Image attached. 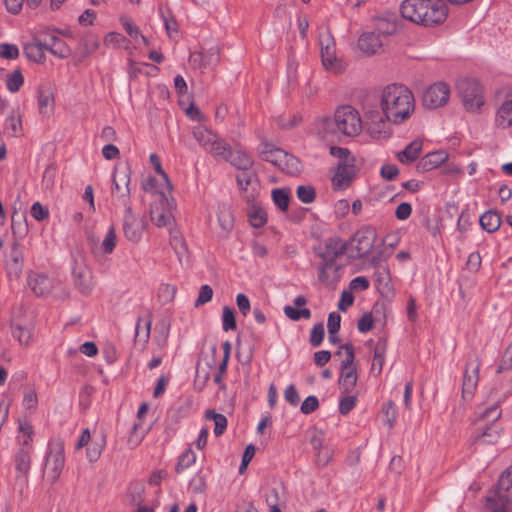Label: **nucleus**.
<instances>
[{
	"label": "nucleus",
	"instance_id": "1",
	"mask_svg": "<svg viewBox=\"0 0 512 512\" xmlns=\"http://www.w3.org/2000/svg\"><path fill=\"white\" fill-rule=\"evenodd\" d=\"M380 107L387 120L400 124L414 112L413 93L402 84L387 85L381 92Z\"/></svg>",
	"mask_w": 512,
	"mask_h": 512
},
{
	"label": "nucleus",
	"instance_id": "2",
	"mask_svg": "<svg viewBox=\"0 0 512 512\" xmlns=\"http://www.w3.org/2000/svg\"><path fill=\"white\" fill-rule=\"evenodd\" d=\"M400 12L403 18L426 27L443 23L448 15L442 0H404Z\"/></svg>",
	"mask_w": 512,
	"mask_h": 512
},
{
	"label": "nucleus",
	"instance_id": "3",
	"mask_svg": "<svg viewBox=\"0 0 512 512\" xmlns=\"http://www.w3.org/2000/svg\"><path fill=\"white\" fill-rule=\"evenodd\" d=\"M363 128L358 111L352 106H342L335 111L334 118H324L318 124L322 138L339 132L345 136H357Z\"/></svg>",
	"mask_w": 512,
	"mask_h": 512
},
{
	"label": "nucleus",
	"instance_id": "4",
	"mask_svg": "<svg viewBox=\"0 0 512 512\" xmlns=\"http://www.w3.org/2000/svg\"><path fill=\"white\" fill-rule=\"evenodd\" d=\"M330 154L339 160L335 174L332 177V187L334 190H344L350 186L356 177V159L348 148L330 147Z\"/></svg>",
	"mask_w": 512,
	"mask_h": 512
},
{
	"label": "nucleus",
	"instance_id": "5",
	"mask_svg": "<svg viewBox=\"0 0 512 512\" xmlns=\"http://www.w3.org/2000/svg\"><path fill=\"white\" fill-rule=\"evenodd\" d=\"M506 396L503 398V400ZM502 399H497L496 402L485 408L479 416L481 421H486L489 425H483L478 428V431L473 436V441L476 444L487 445L495 444L500 439V430L495 425L502 414L500 403Z\"/></svg>",
	"mask_w": 512,
	"mask_h": 512
},
{
	"label": "nucleus",
	"instance_id": "6",
	"mask_svg": "<svg viewBox=\"0 0 512 512\" xmlns=\"http://www.w3.org/2000/svg\"><path fill=\"white\" fill-rule=\"evenodd\" d=\"M337 356H343L340 364V377L338 380L339 389L342 394H350L356 386L358 374L354 365L355 354L351 343L343 344L336 352Z\"/></svg>",
	"mask_w": 512,
	"mask_h": 512
},
{
	"label": "nucleus",
	"instance_id": "7",
	"mask_svg": "<svg viewBox=\"0 0 512 512\" xmlns=\"http://www.w3.org/2000/svg\"><path fill=\"white\" fill-rule=\"evenodd\" d=\"M457 89L468 112H478L484 105L483 87L478 80L461 79L457 83Z\"/></svg>",
	"mask_w": 512,
	"mask_h": 512
},
{
	"label": "nucleus",
	"instance_id": "8",
	"mask_svg": "<svg viewBox=\"0 0 512 512\" xmlns=\"http://www.w3.org/2000/svg\"><path fill=\"white\" fill-rule=\"evenodd\" d=\"M72 277L76 289L84 296H88L93 291L92 271L85 262V257L81 252L73 255Z\"/></svg>",
	"mask_w": 512,
	"mask_h": 512
},
{
	"label": "nucleus",
	"instance_id": "9",
	"mask_svg": "<svg viewBox=\"0 0 512 512\" xmlns=\"http://www.w3.org/2000/svg\"><path fill=\"white\" fill-rule=\"evenodd\" d=\"M319 45L324 68L334 74L343 72L346 65L341 58L337 57L334 39L328 31L320 34Z\"/></svg>",
	"mask_w": 512,
	"mask_h": 512
},
{
	"label": "nucleus",
	"instance_id": "10",
	"mask_svg": "<svg viewBox=\"0 0 512 512\" xmlns=\"http://www.w3.org/2000/svg\"><path fill=\"white\" fill-rule=\"evenodd\" d=\"M130 175L129 167L115 168L112 175V199L124 207L131 205L129 188Z\"/></svg>",
	"mask_w": 512,
	"mask_h": 512
},
{
	"label": "nucleus",
	"instance_id": "11",
	"mask_svg": "<svg viewBox=\"0 0 512 512\" xmlns=\"http://www.w3.org/2000/svg\"><path fill=\"white\" fill-rule=\"evenodd\" d=\"M377 239L376 230L372 227L359 229L350 240L351 257L354 259L364 258L373 248Z\"/></svg>",
	"mask_w": 512,
	"mask_h": 512
},
{
	"label": "nucleus",
	"instance_id": "12",
	"mask_svg": "<svg viewBox=\"0 0 512 512\" xmlns=\"http://www.w3.org/2000/svg\"><path fill=\"white\" fill-rule=\"evenodd\" d=\"M65 453L64 444L61 441L53 442L49 445V453L46 457L44 473L47 479L55 483L64 468Z\"/></svg>",
	"mask_w": 512,
	"mask_h": 512
},
{
	"label": "nucleus",
	"instance_id": "13",
	"mask_svg": "<svg viewBox=\"0 0 512 512\" xmlns=\"http://www.w3.org/2000/svg\"><path fill=\"white\" fill-rule=\"evenodd\" d=\"M33 448H19L14 456L15 469L19 473L15 477V485L19 492L23 494L28 486V474L31 468V456Z\"/></svg>",
	"mask_w": 512,
	"mask_h": 512
},
{
	"label": "nucleus",
	"instance_id": "14",
	"mask_svg": "<svg viewBox=\"0 0 512 512\" xmlns=\"http://www.w3.org/2000/svg\"><path fill=\"white\" fill-rule=\"evenodd\" d=\"M123 215V232L124 236L130 242L137 243L140 241L146 227V221L143 217H138L133 212L131 205L125 206Z\"/></svg>",
	"mask_w": 512,
	"mask_h": 512
},
{
	"label": "nucleus",
	"instance_id": "15",
	"mask_svg": "<svg viewBox=\"0 0 512 512\" xmlns=\"http://www.w3.org/2000/svg\"><path fill=\"white\" fill-rule=\"evenodd\" d=\"M347 250V242L339 237H331L316 248V255L322 262H336Z\"/></svg>",
	"mask_w": 512,
	"mask_h": 512
},
{
	"label": "nucleus",
	"instance_id": "16",
	"mask_svg": "<svg viewBox=\"0 0 512 512\" xmlns=\"http://www.w3.org/2000/svg\"><path fill=\"white\" fill-rule=\"evenodd\" d=\"M388 122L383 112L369 110L365 113V126L372 138L382 139L390 136Z\"/></svg>",
	"mask_w": 512,
	"mask_h": 512
},
{
	"label": "nucleus",
	"instance_id": "17",
	"mask_svg": "<svg viewBox=\"0 0 512 512\" xmlns=\"http://www.w3.org/2000/svg\"><path fill=\"white\" fill-rule=\"evenodd\" d=\"M450 97V89L447 84L437 82L432 84L423 93V105L429 109H436L444 106Z\"/></svg>",
	"mask_w": 512,
	"mask_h": 512
},
{
	"label": "nucleus",
	"instance_id": "18",
	"mask_svg": "<svg viewBox=\"0 0 512 512\" xmlns=\"http://www.w3.org/2000/svg\"><path fill=\"white\" fill-rule=\"evenodd\" d=\"M480 360L475 358L467 362L462 384V396L464 399L472 398L479 381Z\"/></svg>",
	"mask_w": 512,
	"mask_h": 512
},
{
	"label": "nucleus",
	"instance_id": "19",
	"mask_svg": "<svg viewBox=\"0 0 512 512\" xmlns=\"http://www.w3.org/2000/svg\"><path fill=\"white\" fill-rule=\"evenodd\" d=\"M27 283L36 296H46L54 288V281L47 274L35 271L28 273Z\"/></svg>",
	"mask_w": 512,
	"mask_h": 512
},
{
	"label": "nucleus",
	"instance_id": "20",
	"mask_svg": "<svg viewBox=\"0 0 512 512\" xmlns=\"http://www.w3.org/2000/svg\"><path fill=\"white\" fill-rule=\"evenodd\" d=\"M40 37H43V45L51 54L59 58H66L70 55V49L65 41L53 32H44L40 34Z\"/></svg>",
	"mask_w": 512,
	"mask_h": 512
},
{
	"label": "nucleus",
	"instance_id": "21",
	"mask_svg": "<svg viewBox=\"0 0 512 512\" xmlns=\"http://www.w3.org/2000/svg\"><path fill=\"white\" fill-rule=\"evenodd\" d=\"M341 265L336 262H322L318 267V280L327 287L340 280Z\"/></svg>",
	"mask_w": 512,
	"mask_h": 512
},
{
	"label": "nucleus",
	"instance_id": "22",
	"mask_svg": "<svg viewBox=\"0 0 512 512\" xmlns=\"http://www.w3.org/2000/svg\"><path fill=\"white\" fill-rule=\"evenodd\" d=\"M357 45L363 54L371 56L382 50L383 42L375 32H364L360 35Z\"/></svg>",
	"mask_w": 512,
	"mask_h": 512
},
{
	"label": "nucleus",
	"instance_id": "23",
	"mask_svg": "<svg viewBox=\"0 0 512 512\" xmlns=\"http://www.w3.org/2000/svg\"><path fill=\"white\" fill-rule=\"evenodd\" d=\"M494 124L499 129L512 126V95L503 100L495 112Z\"/></svg>",
	"mask_w": 512,
	"mask_h": 512
},
{
	"label": "nucleus",
	"instance_id": "24",
	"mask_svg": "<svg viewBox=\"0 0 512 512\" xmlns=\"http://www.w3.org/2000/svg\"><path fill=\"white\" fill-rule=\"evenodd\" d=\"M34 430L30 421L26 418L18 420L17 443L20 448H33Z\"/></svg>",
	"mask_w": 512,
	"mask_h": 512
},
{
	"label": "nucleus",
	"instance_id": "25",
	"mask_svg": "<svg viewBox=\"0 0 512 512\" xmlns=\"http://www.w3.org/2000/svg\"><path fill=\"white\" fill-rule=\"evenodd\" d=\"M448 158L445 151L439 150L426 154L418 163V167L423 171H431L439 167Z\"/></svg>",
	"mask_w": 512,
	"mask_h": 512
},
{
	"label": "nucleus",
	"instance_id": "26",
	"mask_svg": "<svg viewBox=\"0 0 512 512\" xmlns=\"http://www.w3.org/2000/svg\"><path fill=\"white\" fill-rule=\"evenodd\" d=\"M45 50L46 48L43 45V37L39 36L35 42L24 45L23 53L29 60L36 63H43L45 61Z\"/></svg>",
	"mask_w": 512,
	"mask_h": 512
},
{
	"label": "nucleus",
	"instance_id": "27",
	"mask_svg": "<svg viewBox=\"0 0 512 512\" xmlns=\"http://www.w3.org/2000/svg\"><path fill=\"white\" fill-rule=\"evenodd\" d=\"M387 352V339L379 338L375 344L373 351V359L371 365V372H375L379 375L382 372L383 365L385 362V355Z\"/></svg>",
	"mask_w": 512,
	"mask_h": 512
},
{
	"label": "nucleus",
	"instance_id": "28",
	"mask_svg": "<svg viewBox=\"0 0 512 512\" xmlns=\"http://www.w3.org/2000/svg\"><path fill=\"white\" fill-rule=\"evenodd\" d=\"M258 151L263 160L270 162L276 167L278 163L281 162V158H285L284 150L275 148L269 143H261L258 147Z\"/></svg>",
	"mask_w": 512,
	"mask_h": 512
},
{
	"label": "nucleus",
	"instance_id": "29",
	"mask_svg": "<svg viewBox=\"0 0 512 512\" xmlns=\"http://www.w3.org/2000/svg\"><path fill=\"white\" fill-rule=\"evenodd\" d=\"M512 500H505L498 488L491 495L486 497V508L491 512H508L509 504Z\"/></svg>",
	"mask_w": 512,
	"mask_h": 512
},
{
	"label": "nucleus",
	"instance_id": "30",
	"mask_svg": "<svg viewBox=\"0 0 512 512\" xmlns=\"http://www.w3.org/2000/svg\"><path fill=\"white\" fill-rule=\"evenodd\" d=\"M422 151V141L414 140L405 147L404 150L397 154V159L402 164H410L414 162Z\"/></svg>",
	"mask_w": 512,
	"mask_h": 512
},
{
	"label": "nucleus",
	"instance_id": "31",
	"mask_svg": "<svg viewBox=\"0 0 512 512\" xmlns=\"http://www.w3.org/2000/svg\"><path fill=\"white\" fill-rule=\"evenodd\" d=\"M7 275L10 278L18 279L23 270V256L22 253L13 247L10 259L6 263Z\"/></svg>",
	"mask_w": 512,
	"mask_h": 512
},
{
	"label": "nucleus",
	"instance_id": "32",
	"mask_svg": "<svg viewBox=\"0 0 512 512\" xmlns=\"http://www.w3.org/2000/svg\"><path fill=\"white\" fill-rule=\"evenodd\" d=\"M231 163L232 166L240 170H247L248 168H253L254 161L252 158L242 150L231 151L228 155V159H226Z\"/></svg>",
	"mask_w": 512,
	"mask_h": 512
},
{
	"label": "nucleus",
	"instance_id": "33",
	"mask_svg": "<svg viewBox=\"0 0 512 512\" xmlns=\"http://www.w3.org/2000/svg\"><path fill=\"white\" fill-rule=\"evenodd\" d=\"M150 217L153 224L157 227H171L173 224V215L164 207H154L150 211Z\"/></svg>",
	"mask_w": 512,
	"mask_h": 512
},
{
	"label": "nucleus",
	"instance_id": "34",
	"mask_svg": "<svg viewBox=\"0 0 512 512\" xmlns=\"http://www.w3.org/2000/svg\"><path fill=\"white\" fill-rule=\"evenodd\" d=\"M152 319L151 316H148L146 320H143L141 317L138 318L136 328H135V342L142 343V346L145 347L150 338Z\"/></svg>",
	"mask_w": 512,
	"mask_h": 512
},
{
	"label": "nucleus",
	"instance_id": "35",
	"mask_svg": "<svg viewBox=\"0 0 512 512\" xmlns=\"http://www.w3.org/2000/svg\"><path fill=\"white\" fill-rule=\"evenodd\" d=\"M497 488L505 500H512V465L500 475Z\"/></svg>",
	"mask_w": 512,
	"mask_h": 512
},
{
	"label": "nucleus",
	"instance_id": "36",
	"mask_svg": "<svg viewBox=\"0 0 512 512\" xmlns=\"http://www.w3.org/2000/svg\"><path fill=\"white\" fill-rule=\"evenodd\" d=\"M479 223L483 230L488 233H493L499 229L501 219L496 212L490 210L480 216Z\"/></svg>",
	"mask_w": 512,
	"mask_h": 512
},
{
	"label": "nucleus",
	"instance_id": "37",
	"mask_svg": "<svg viewBox=\"0 0 512 512\" xmlns=\"http://www.w3.org/2000/svg\"><path fill=\"white\" fill-rule=\"evenodd\" d=\"M374 29V32L381 38V36L394 34L397 30V26L395 21L390 18L376 17L374 18Z\"/></svg>",
	"mask_w": 512,
	"mask_h": 512
},
{
	"label": "nucleus",
	"instance_id": "38",
	"mask_svg": "<svg viewBox=\"0 0 512 512\" xmlns=\"http://www.w3.org/2000/svg\"><path fill=\"white\" fill-rule=\"evenodd\" d=\"M194 139L206 150L212 141H215L216 134L205 126L198 125L192 131Z\"/></svg>",
	"mask_w": 512,
	"mask_h": 512
},
{
	"label": "nucleus",
	"instance_id": "39",
	"mask_svg": "<svg viewBox=\"0 0 512 512\" xmlns=\"http://www.w3.org/2000/svg\"><path fill=\"white\" fill-rule=\"evenodd\" d=\"M277 167L289 175H296L301 171L300 161L287 152H285V158H281Z\"/></svg>",
	"mask_w": 512,
	"mask_h": 512
},
{
	"label": "nucleus",
	"instance_id": "40",
	"mask_svg": "<svg viewBox=\"0 0 512 512\" xmlns=\"http://www.w3.org/2000/svg\"><path fill=\"white\" fill-rule=\"evenodd\" d=\"M38 106L42 115H49L54 110V97L49 90H39Z\"/></svg>",
	"mask_w": 512,
	"mask_h": 512
},
{
	"label": "nucleus",
	"instance_id": "41",
	"mask_svg": "<svg viewBox=\"0 0 512 512\" xmlns=\"http://www.w3.org/2000/svg\"><path fill=\"white\" fill-rule=\"evenodd\" d=\"M12 336L20 343V345L28 346L32 340V329L27 326L11 324Z\"/></svg>",
	"mask_w": 512,
	"mask_h": 512
},
{
	"label": "nucleus",
	"instance_id": "42",
	"mask_svg": "<svg viewBox=\"0 0 512 512\" xmlns=\"http://www.w3.org/2000/svg\"><path fill=\"white\" fill-rule=\"evenodd\" d=\"M207 152L211 153L216 158L228 159V155L230 153L229 146L222 140L218 135L215 138V141H212V144L206 149Z\"/></svg>",
	"mask_w": 512,
	"mask_h": 512
},
{
	"label": "nucleus",
	"instance_id": "43",
	"mask_svg": "<svg viewBox=\"0 0 512 512\" xmlns=\"http://www.w3.org/2000/svg\"><path fill=\"white\" fill-rule=\"evenodd\" d=\"M205 418L207 420L214 421V434L215 436H221L227 428V419L223 414L217 413L214 410H207L205 412Z\"/></svg>",
	"mask_w": 512,
	"mask_h": 512
},
{
	"label": "nucleus",
	"instance_id": "44",
	"mask_svg": "<svg viewBox=\"0 0 512 512\" xmlns=\"http://www.w3.org/2000/svg\"><path fill=\"white\" fill-rule=\"evenodd\" d=\"M22 132V122L19 115L14 113L10 114L4 124V133L9 136L16 137Z\"/></svg>",
	"mask_w": 512,
	"mask_h": 512
},
{
	"label": "nucleus",
	"instance_id": "45",
	"mask_svg": "<svg viewBox=\"0 0 512 512\" xmlns=\"http://www.w3.org/2000/svg\"><path fill=\"white\" fill-rule=\"evenodd\" d=\"M257 180V173L253 168L240 170L236 175V182L240 190L246 191L248 187Z\"/></svg>",
	"mask_w": 512,
	"mask_h": 512
},
{
	"label": "nucleus",
	"instance_id": "46",
	"mask_svg": "<svg viewBox=\"0 0 512 512\" xmlns=\"http://www.w3.org/2000/svg\"><path fill=\"white\" fill-rule=\"evenodd\" d=\"M272 199L275 205L281 210L286 211L289 206L290 193L289 190L279 188L272 191Z\"/></svg>",
	"mask_w": 512,
	"mask_h": 512
},
{
	"label": "nucleus",
	"instance_id": "47",
	"mask_svg": "<svg viewBox=\"0 0 512 512\" xmlns=\"http://www.w3.org/2000/svg\"><path fill=\"white\" fill-rule=\"evenodd\" d=\"M116 244H117L116 231H115V228L113 226H111L108 229L104 239L102 240V243H101L102 252L104 254H111L114 251Z\"/></svg>",
	"mask_w": 512,
	"mask_h": 512
},
{
	"label": "nucleus",
	"instance_id": "48",
	"mask_svg": "<svg viewBox=\"0 0 512 512\" xmlns=\"http://www.w3.org/2000/svg\"><path fill=\"white\" fill-rule=\"evenodd\" d=\"M170 244L174 249L176 255L178 256L179 261H181L182 257H184L187 254V245L184 239L180 235H178L177 232H171Z\"/></svg>",
	"mask_w": 512,
	"mask_h": 512
},
{
	"label": "nucleus",
	"instance_id": "49",
	"mask_svg": "<svg viewBox=\"0 0 512 512\" xmlns=\"http://www.w3.org/2000/svg\"><path fill=\"white\" fill-rule=\"evenodd\" d=\"M23 83L24 78L20 69L13 71L6 80L7 89L12 93L19 91Z\"/></svg>",
	"mask_w": 512,
	"mask_h": 512
},
{
	"label": "nucleus",
	"instance_id": "50",
	"mask_svg": "<svg viewBox=\"0 0 512 512\" xmlns=\"http://www.w3.org/2000/svg\"><path fill=\"white\" fill-rule=\"evenodd\" d=\"M217 218L221 228L225 232H228L233 228V216L228 208H220L217 213Z\"/></svg>",
	"mask_w": 512,
	"mask_h": 512
},
{
	"label": "nucleus",
	"instance_id": "51",
	"mask_svg": "<svg viewBox=\"0 0 512 512\" xmlns=\"http://www.w3.org/2000/svg\"><path fill=\"white\" fill-rule=\"evenodd\" d=\"M105 446L104 438H101L99 441H92V443L87 447L86 455L90 462H95L99 459L103 449Z\"/></svg>",
	"mask_w": 512,
	"mask_h": 512
},
{
	"label": "nucleus",
	"instance_id": "52",
	"mask_svg": "<svg viewBox=\"0 0 512 512\" xmlns=\"http://www.w3.org/2000/svg\"><path fill=\"white\" fill-rule=\"evenodd\" d=\"M222 327L224 331L235 330L237 327L235 320V312L232 308L228 306L223 307Z\"/></svg>",
	"mask_w": 512,
	"mask_h": 512
},
{
	"label": "nucleus",
	"instance_id": "53",
	"mask_svg": "<svg viewBox=\"0 0 512 512\" xmlns=\"http://www.w3.org/2000/svg\"><path fill=\"white\" fill-rule=\"evenodd\" d=\"M284 314L293 321H298L301 318L310 319L311 317V311L308 308L296 309L289 305L284 307Z\"/></svg>",
	"mask_w": 512,
	"mask_h": 512
},
{
	"label": "nucleus",
	"instance_id": "54",
	"mask_svg": "<svg viewBox=\"0 0 512 512\" xmlns=\"http://www.w3.org/2000/svg\"><path fill=\"white\" fill-rule=\"evenodd\" d=\"M250 224L255 228L263 227L267 222V214L262 208H253L249 213Z\"/></svg>",
	"mask_w": 512,
	"mask_h": 512
},
{
	"label": "nucleus",
	"instance_id": "55",
	"mask_svg": "<svg viewBox=\"0 0 512 512\" xmlns=\"http://www.w3.org/2000/svg\"><path fill=\"white\" fill-rule=\"evenodd\" d=\"M297 197L305 204L312 203L316 197L315 189L310 185H300L297 188Z\"/></svg>",
	"mask_w": 512,
	"mask_h": 512
},
{
	"label": "nucleus",
	"instance_id": "56",
	"mask_svg": "<svg viewBox=\"0 0 512 512\" xmlns=\"http://www.w3.org/2000/svg\"><path fill=\"white\" fill-rule=\"evenodd\" d=\"M357 396L350 394H343L339 400V412L342 415H347L355 406Z\"/></svg>",
	"mask_w": 512,
	"mask_h": 512
},
{
	"label": "nucleus",
	"instance_id": "57",
	"mask_svg": "<svg viewBox=\"0 0 512 512\" xmlns=\"http://www.w3.org/2000/svg\"><path fill=\"white\" fill-rule=\"evenodd\" d=\"M196 461V455L195 453L189 449L185 453H183L176 465V472L181 473L184 469L190 467L192 464H194Z\"/></svg>",
	"mask_w": 512,
	"mask_h": 512
},
{
	"label": "nucleus",
	"instance_id": "58",
	"mask_svg": "<svg viewBox=\"0 0 512 512\" xmlns=\"http://www.w3.org/2000/svg\"><path fill=\"white\" fill-rule=\"evenodd\" d=\"M301 118L295 114L281 115L277 118V123L282 129H291L297 126Z\"/></svg>",
	"mask_w": 512,
	"mask_h": 512
},
{
	"label": "nucleus",
	"instance_id": "59",
	"mask_svg": "<svg viewBox=\"0 0 512 512\" xmlns=\"http://www.w3.org/2000/svg\"><path fill=\"white\" fill-rule=\"evenodd\" d=\"M325 335L323 323H317L313 326L310 334V343L313 347H318L323 342Z\"/></svg>",
	"mask_w": 512,
	"mask_h": 512
},
{
	"label": "nucleus",
	"instance_id": "60",
	"mask_svg": "<svg viewBox=\"0 0 512 512\" xmlns=\"http://www.w3.org/2000/svg\"><path fill=\"white\" fill-rule=\"evenodd\" d=\"M212 296H213V289L211 288V286H209L207 284L202 285L200 287L199 294L194 303V306L197 308V307H200V306L208 303L209 301H211Z\"/></svg>",
	"mask_w": 512,
	"mask_h": 512
},
{
	"label": "nucleus",
	"instance_id": "61",
	"mask_svg": "<svg viewBox=\"0 0 512 512\" xmlns=\"http://www.w3.org/2000/svg\"><path fill=\"white\" fill-rule=\"evenodd\" d=\"M206 65L216 66L220 62V52L217 46H212L202 54Z\"/></svg>",
	"mask_w": 512,
	"mask_h": 512
},
{
	"label": "nucleus",
	"instance_id": "62",
	"mask_svg": "<svg viewBox=\"0 0 512 512\" xmlns=\"http://www.w3.org/2000/svg\"><path fill=\"white\" fill-rule=\"evenodd\" d=\"M19 56V49L14 44L2 43L0 44V57L4 59L14 60Z\"/></svg>",
	"mask_w": 512,
	"mask_h": 512
},
{
	"label": "nucleus",
	"instance_id": "63",
	"mask_svg": "<svg viewBox=\"0 0 512 512\" xmlns=\"http://www.w3.org/2000/svg\"><path fill=\"white\" fill-rule=\"evenodd\" d=\"M319 407V401L316 396H308L301 404L300 411L305 414H311Z\"/></svg>",
	"mask_w": 512,
	"mask_h": 512
},
{
	"label": "nucleus",
	"instance_id": "64",
	"mask_svg": "<svg viewBox=\"0 0 512 512\" xmlns=\"http://www.w3.org/2000/svg\"><path fill=\"white\" fill-rule=\"evenodd\" d=\"M31 216L37 221H43L49 217L48 208L44 207L40 202H35L31 206Z\"/></svg>",
	"mask_w": 512,
	"mask_h": 512
}]
</instances>
